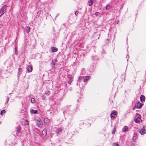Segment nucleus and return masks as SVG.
Listing matches in <instances>:
<instances>
[{
	"label": "nucleus",
	"instance_id": "nucleus-1",
	"mask_svg": "<svg viewBox=\"0 0 146 146\" xmlns=\"http://www.w3.org/2000/svg\"><path fill=\"white\" fill-rule=\"evenodd\" d=\"M6 5L4 6L1 8L0 11V17L1 16L5 13L6 9Z\"/></svg>",
	"mask_w": 146,
	"mask_h": 146
},
{
	"label": "nucleus",
	"instance_id": "nucleus-2",
	"mask_svg": "<svg viewBox=\"0 0 146 146\" xmlns=\"http://www.w3.org/2000/svg\"><path fill=\"white\" fill-rule=\"evenodd\" d=\"M143 104L140 103L139 102L135 104V107L136 108L140 109L143 106Z\"/></svg>",
	"mask_w": 146,
	"mask_h": 146
},
{
	"label": "nucleus",
	"instance_id": "nucleus-3",
	"mask_svg": "<svg viewBox=\"0 0 146 146\" xmlns=\"http://www.w3.org/2000/svg\"><path fill=\"white\" fill-rule=\"evenodd\" d=\"M117 114V112L116 111L112 112L110 115L111 118L113 119H114L116 117Z\"/></svg>",
	"mask_w": 146,
	"mask_h": 146
},
{
	"label": "nucleus",
	"instance_id": "nucleus-4",
	"mask_svg": "<svg viewBox=\"0 0 146 146\" xmlns=\"http://www.w3.org/2000/svg\"><path fill=\"white\" fill-rule=\"evenodd\" d=\"M145 131L146 130L145 129V127L143 126L142 130L139 131V133L141 135H143L145 133Z\"/></svg>",
	"mask_w": 146,
	"mask_h": 146
},
{
	"label": "nucleus",
	"instance_id": "nucleus-5",
	"mask_svg": "<svg viewBox=\"0 0 146 146\" xmlns=\"http://www.w3.org/2000/svg\"><path fill=\"white\" fill-rule=\"evenodd\" d=\"M51 51L52 52H57L58 50V48L54 47H52L51 48Z\"/></svg>",
	"mask_w": 146,
	"mask_h": 146
},
{
	"label": "nucleus",
	"instance_id": "nucleus-6",
	"mask_svg": "<svg viewBox=\"0 0 146 146\" xmlns=\"http://www.w3.org/2000/svg\"><path fill=\"white\" fill-rule=\"evenodd\" d=\"M27 69L29 72H31L33 70V68L32 66L30 65H28L27 66Z\"/></svg>",
	"mask_w": 146,
	"mask_h": 146
},
{
	"label": "nucleus",
	"instance_id": "nucleus-7",
	"mask_svg": "<svg viewBox=\"0 0 146 146\" xmlns=\"http://www.w3.org/2000/svg\"><path fill=\"white\" fill-rule=\"evenodd\" d=\"M145 97L144 95H141L140 96L141 101L142 102H144L145 101Z\"/></svg>",
	"mask_w": 146,
	"mask_h": 146
},
{
	"label": "nucleus",
	"instance_id": "nucleus-8",
	"mask_svg": "<svg viewBox=\"0 0 146 146\" xmlns=\"http://www.w3.org/2000/svg\"><path fill=\"white\" fill-rule=\"evenodd\" d=\"M47 134V132L46 129H44L42 131V135L45 136Z\"/></svg>",
	"mask_w": 146,
	"mask_h": 146
},
{
	"label": "nucleus",
	"instance_id": "nucleus-9",
	"mask_svg": "<svg viewBox=\"0 0 146 146\" xmlns=\"http://www.w3.org/2000/svg\"><path fill=\"white\" fill-rule=\"evenodd\" d=\"M90 78V77L89 76H86L85 77L84 79V82H86L88 80H89Z\"/></svg>",
	"mask_w": 146,
	"mask_h": 146
},
{
	"label": "nucleus",
	"instance_id": "nucleus-10",
	"mask_svg": "<svg viewBox=\"0 0 146 146\" xmlns=\"http://www.w3.org/2000/svg\"><path fill=\"white\" fill-rule=\"evenodd\" d=\"M94 0H90L88 1V5L89 6H91L93 4V3Z\"/></svg>",
	"mask_w": 146,
	"mask_h": 146
},
{
	"label": "nucleus",
	"instance_id": "nucleus-11",
	"mask_svg": "<svg viewBox=\"0 0 146 146\" xmlns=\"http://www.w3.org/2000/svg\"><path fill=\"white\" fill-rule=\"evenodd\" d=\"M30 112L31 113H33V114H36V113H37V112H38V111H37V110H35L33 109L31 110Z\"/></svg>",
	"mask_w": 146,
	"mask_h": 146
},
{
	"label": "nucleus",
	"instance_id": "nucleus-12",
	"mask_svg": "<svg viewBox=\"0 0 146 146\" xmlns=\"http://www.w3.org/2000/svg\"><path fill=\"white\" fill-rule=\"evenodd\" d=\"M141 120V118L139 117H138L135 119V122L137 123H139Z\"/></svg>",
	"mask_w": 146,
	"mask_h": 146
},
{
	"label": "nucleus",
	"instance_id": "nucleus-13",
	"mask_svg": "<svg viewBox=\"0 0 146 146\" xmlns=\"http://www.w3.org/2000/svg\"><path fill=\"white\" fill-rule=\"evenodd\" d=\"M27 33H28L30 31V28L29 26H27L26 27Z\"/></svg>",
	"mask_w": 146,
	"mask_h": 146
},
{
	"label": "nucleus",
	"instance_id": "nucleus-14",
	"mask_svg": "<svg viewBox=\"0 0 146 146\" xmlns=\"http://www.w3.org/2000/svg\"><path fill=\"white\" fill-rule=\"evenodd\" d=\"M16 131L17 132H19L21 129V127L19 125L17 127Z\"/></svg>",
	"mask_w": 146,
	"mask_h": 146
},
{
	"label": "nucleus",
	"instance_id": "nucleus-15",
	"mask_svg": "<svg viewBox=\"0 0 146 146\" xmlns=\"http://www.w3.org/2000/svg\"><path fill=\"white\" fill-rule=\"evenodd\" d=\"M137 138V135H134L133 137V140L134 142H136V140Z\"/></svg>",
	"mask_w": 146,
	"mask_h": 146
},
{
	"label": "nucleus",
	"instance_id": "nucleus-16",
	"mask_svg": "<svg viewBox=\"0 0 146 146\" xmlns=\"http://www.w3.org/2000/svg\"><path fill=\"white\" fill-rule=\"evenodd\" d=\"M128 127L127 126H125V127L123 129L122 131H126L128 129Z\"/></svg>",
	"mask_w": 146,
	"mask_h": 146
},
{
	"label": "nucleus",
	"instance_id": "nucleus-17",
	"mask_svg": "<svg viewBox=\"0 0 146 146\" xmlns=\"http://www.w3.org/2000/svg\"><path fill=\"white\" fill-rule=\"evenodd\" d=\"M62 131V129L60 128H59L57 129L56 133H59V132H61Z\"/></svg>",
	"mask_w": 146,
	"mask_h": 146
},
{
	"label": "nucleus",
	"instance_id": "nucleus-18",
	"mask_svg": "<svg viewBox=\"0 0 146 146\" xmlns=\"http://www.w3.org/2000/svg\"><path fill=\"white\" fill-rule=\"evenodd\" d=\"M116 131V127H114L112 131V134H114L115 133V132Z\"/></svg>",
	"mask_w": 146,
	"mask_h": 146
},
{
	"label": "nucleus",
	"instance_id": "nucleus-19",
	"mask_svg": "<svg viewBox=\"0 0 146 146\" xmlns=\"http://www.w3.org/2000/svg\"><path fill=\"white\" fill-rule=\"evenodd\" d=\"M31 102L32 104H34L35 102V99L33 98H32L31 99Z\"/></svg>",
	"mask_w": 146,
	"mask_h": 146
},
{
	"label": "nucleus",
	"instance_id": "nucleus-20",
	"mask_svg": "<svg viewBox=\"0 0 146 146\" xmlns=\"http://www.w3.org/2000/svg\"><path fill=\"white\" fill-rule=\"evenodd\" d=\"M25 125H29V122L27 120H25Z\"/></svg>",
	"mask_w": 146,
	"mask_h": 146
},
{
	"label": "nucleus",
	"instance_id": "nucleus-21",
	"mask_svg": "<svg viewBox=\"0 0 146 146\" xmlns=\"http://www.w3.org/2000/svg\"><path fill=\"white\" fill-rule=\"evenodd\" d=\"M5 112V110H3L1 111L0 114L1 115H3Z\"/></svg>",
	"mask_w": 146,
	"mask_h": 146
},
{
	"label": "nucleus",
	"instance_id": "nucleus-22",
	"mask_svg": "<svg viewBox=\"0 0 146 146\" xmlns=\"http://www.w3.org/2000/svg\"><path fill=\"white\" fill-rule=\"evenodd\" d=\"M72 81V78H70L69 80L68 81V83L69 84H70Z\"/></svg>",
	"mask_w": 146,
	"mask_h": 146
},
{
	"label": "nucleus",
	"instance_id": "nucleus-23",
	"mask_svg": "<svg viewBox=\"0 0 146 146\" xmlns=\"http://www.w3.org/2000/svg\"><path fill=\"white\" fill-rule=\"evenodd\" d=\"M113 146H119V144L117 142L114 143L113 144Z\"/></svg>",
	"mask_w": 146,
	"mask_h": 146
},
{
	"label": "nucleus",
	"instance_id": "nucleus-24",
	"mask_svg": "<svg viewBox=\"0 0 146 146\" xmlns=\"http://www.w3.org/2000/svg\"><path fill=\"white\" fill-rule=\"evenodd\" d=\"M110 8V5H108L106 7V9L107 10H109Z\"/></svg>",
	"mask_w": 146,
	"mask_h": 146
},
{
	"label": "nucleus",
	"instance_id": "nucleus-25",
	"mask_svg": "<svg viewBox=\"0 0 146 146\" xmlns=\"http://www.w3.org/2000/svg\"><path fill=\"white\" fill-rule=\"evenodd\" d=\"M15 53L16 54L17 53V49L16 47L15 48Z\"/></svg>",
	"mask_w": 146,
	"mask_h": 146
},
{
	"label": "nucleus",
	"instance_id": "nucleus-26",
	"mask_svg": "<svg viewBox=\"0 0 146 146\" xmlns=\"http://www.w3.org/2000/svg\"><path fill=\"white\" fill-rule=\"evenodd\" d=\"M100 14L98 12H96L95 13V15L96 16H99Z\"/></svg>",
	"mask_w": 146,
	"mask_h": 146
},
{
	"label": "nucleus",
	"instance_id": "nucleus-27",
	"mask_svg": "<svg viewBox=\"0 0 146 146\" xmlns=\"http://www.w3.org/2000/svg\"><path fill=\"white\" fill-rule=\"evenodd\" d=\"M19 73L20 72H22V69L21 68H19Z\"/></svg>",
	"mask_w": 146,
	"mask_h": 146
},
{
	"label": "nucleus",
	"instance_id": "nucleus-28",
	"mask_svg": "<svg viewBox=\"0 0 146 146\" xmlns=\"http://www.w3.org/2000/svg\"><path fill=\"white\" fill-rule=\"evenodd\" d=\"M78 11H76L75 13V14L76 15H77L78 14Z\"/></svg>",
	"mask_w": 146,
	"mask_h": 146
},
{
	"label": "nucleus",
	"instance_id": "nucleus-29",
	"mask_svg": "<svg viewBox=\"0 0 146 146\" xmlns=\"http://www.w3.org/2000/svg\"><path fill=\"white\" fill-rule=\"evenodd\" d=\"M9 98H7V102H8V101H9Z\"/></svg>",
	"mask_w": 146,
	"mask_h": 146
},
{
	"label": "nucleus",
	"instance_id": "nucleus-30",
	"mask_svg": "<svg viewBox=\"0 0 146 146\" xmlns=\"http://www.w3.org/2000/svg\"><path fill=\"white\" fill-rule=\"evenodd\" d=\"M54 62H56L57 61L56 59L55 58V59H54Z\"/></svg>",
	"mask_w": 146,
	"mask_h": 146
}]
</instances>
